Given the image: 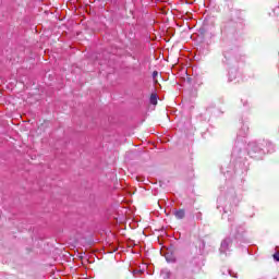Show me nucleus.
Instances as JSON below:
<instances>
[{"instance_id": "f257e3e1", "label": "nucleus", "mask_w": 279, "mask_h": 279, "mask_svg": "<svg viewBox=\"0 0 279 279\" xmlns=\"http://www.w3.org/2000/svg\"><path fill=\"white\" fill-rule=\"evenodd\" d=\"M248 156L251 158H257L260 159L263 156H265L267 153L274 151V144H271L268 141H262V142H248L246 147Z\"/></svg>"}, {"instance_id": "f03ea898", "label": "nucleus", "mask_w": 279, "mask_h": 279, "mask_svg": "<svg viewBox=\"0 0 279 279\" xmlns=\"http://www.w3.org/2000/svg\"><path fill=\"white\" fill-rule=\"evenodd\" d=\"M247 132H250V126L243 124L238 133V141L231 154L233 158H241V156H243V147H245V143H243L241 138H245L247 136Z\"/></svg>"}, {"instance_id": "7ed1b4c3", "label": "nucleus", "mask_w": 279, "mask_h": 279, "mask_svg": "<svg viewBox=\"0 0 279 279\" xmlns=\"http://www.w3.org/2000/svg\"><path fill=\"white\" fill-rule=\"evenodd\" d=\"M230 245H232V239H225L220 245V254H226L228 256V250H230Z\"/></svg>"}, {"instance_id": "20e7f679", "label": "nucleus", "mask_w": 279, "mask_h": 279, "mask_svg": "<svg viewBox=\"0 0 279 279\" xmlns=\"http://www.w3.org/2000/svg\"><path fill=\"white\" fill-rule=\"evenodd\" d=\"M227 199H229V202H232V204H234L235 206L239 204V198L236 197V191H234V189H230L227 192Z\"/></svg>"}, {"instance_id": "39448f33", "label": "nucleus", "mask_w": 279, "mask_h": 279, "mask_svg": "<svg viewBox=\"0 0 279 279\" xmlns=\"http://www.w3.org/2000/svg\"><path fill=\"white\" fill-rule=\"evenodd\" d=\"M231 229L234 230L233 234H236L238 236L240 234H243V232H245V228L243 227H236V225H231Z\"/></svg>"}, {"instance_id": "423d86ee", "label": "nucleus", "mask_w": 279, "mask_h": 279, "mask_svg": "<svg viewBox=\"0 0 279 279\" xmlns=\"http://www.w3.org/2000/svg\"><path fill=\"white\" fill-rule=\"evenodd\" d=\"M174 217L177 219H184V217H186V211H184V209H179L174 211Z\"/></svg>"}, {"instance_id": "0eeeda50", "label": "nucleus", "mask_w": 279, "mask_h": 279, "mask_svg": "<svg viewBox=\"0 0 279 279\" xmlns=\"http://www.w3.org/2000/svg\"><path fill=\"white\" fill-rule=\"evenodd\" d=\"M161 276L163 279H169L171 278V271L169 269H163L161 270Z\"/></svg>"}, {"instance_id": "6e6552de", "label": "nucleus", "mask_w": 279, "mask_h": 279, "mask_svg": "<svg viewBox=\"0 0 279 279\" xmlns=\"http://www.w3.org/2000/svg\"><path fill=\"white\" fill-rule=\"evenodd\" d=\"M150 104L153 106H156L158 104V96H156V94L150 95Z\"/></svg>"}, {"instance_id": "1a4fd4ad", "label": "nucleus", "mask_w": 279, "mask_h": 279, "mask_svg": "<svg viewBox=\"0 0 279 279\" xmlns=\"http://www.w3.org/2000/svg\"><path fill=\"white\" fill-rule=\"evenodd\" d=\"M228 274L231 276V278H239V276L232 270H228Z\"/></svg>"}, {"instance_id": "9d476101", "label": "nucleus", "mask_w": 279, "mask_h": 279, "mask_svg": "<svg viewBox=\"0 0 279 279\" xmlns=\"http://www.w3.org/2000/svg\"><path fill=\"white\" fill-rule=\"evenodd\" d=\"M272 258L279 263V251L272 255Z\"/></svg>"}, {"instance_id": "9b49d317", "label": "nucleus", "mask_w": 279, "mask_h": 279, "mask_svg": "<svg viewBox=\"0 0 279 279\" xmlns=\"http://www.w3.org/2000/svg\"><path fill=\"white\" fill-rule=\"evenodd\" d=\"M158 75V71L153 72V80H156V76Z\"/></svg>"}, {"instance_id": "f8f14e48", "label": "nucleus", "mask_w": 279, "mask_h": 279, "mask_svg": "<svg viewBox=\"0 0 279 279\" xmlns=\"http://www.w3.org/2000/svg\"><path fill=\"white\" fill-rule=\"evenodd\" d=\"M217 202H218V204H221V202H223V198L219 197Z\"/></svg>"}, {"instance_id": "ddd939ff", "label": "nucleus", "mask_w": 279, "mask_h": 279, "mask_svg": "<svg viewBox=\"0 0 279 279\" xmlns=\"http://www.w3.org/2000/svg\"><path fill=\"white\" fill-rule=\"evenodd\" d=\"M168 260V263H170L171 260H169V258H166Z\"/></svg>"}, {"instance_id": "4468645a", "label": "nucleus", "mask_w": 279, "mask_h": 279, "mask_svg": "<svg viewBox=\"0 0 279 279\" xmlns=\"http://www.w3.org/2000/svg\"><path fill=\"white\" fill-rule=\"evenodd\" d=\"M229 80H230V82H232V78H231V77H230Z\"/></svg>"}]
</instances>
